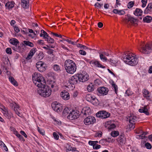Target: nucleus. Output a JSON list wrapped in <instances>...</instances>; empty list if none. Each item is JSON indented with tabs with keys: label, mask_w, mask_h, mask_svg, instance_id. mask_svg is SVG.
Masks as SVG:
<instances>
[{
	"label": "nucleus",
	"mask_w": 152,
	"mask_h": 152,
	"mask_svg": "<svg viewBox=\"0 0 152 152\" xmlns=\"http://www.w3.org/2000/svg\"><path fill=\"white\" fill-rule=\"evenodd\" d=\"M33 82L38 87L45 86L46 81L42 76L40 73H34L32 75Z\"/></svg>",
	"instance_id": "nucleus-1"
},
{
	"label": "nucleus",
	"mask_w": 152,
	"mask_h": 152,
	"mask_svg": "<svg viewBox=\"0 0 152 152\" xmlns=\"http://www.w3.org/2000/svg\"><path fill=\"white\" fill-rule=\"evenodd\" d=\"M64 66L66 72L70 74H73L76 71L77 69L75 63L69 59L66 60L65 61Z\"/></svg>",
	"instance_id": "nucleus-2"
},
{
	"label": "nucleus",
	"mask_w": 152,
	"mask_h": 152,
	"mask_svg": "<svg viewBox=\"0 0 152 152\" xmlns=\"http://www.w3.org/2000/svg\"><path fill=\"white\" fill-rule=\"evenodd\" d=\"M122 60L126 63L131 66L136 65L138 63L137 58L130 54H123Z\"/></svg>",
	"instance_id": "nucleus-3"
},
{
	"label": "nucleus",
	"mask_w": 152,
	"mask_h": 152,
	"mask_svg": "<svg viewBox=\"0 0 152 152\" xmlns=\"http://www.w3.org/2000/svg\"><path fill=\"white\" fill-rule=\"evenodd\" d=\"M38 93L42 96L47 97L49 96L51 93V90L49 87L46 86H40L38 89Z\"/></svg>",
	"instance_id": "nucleus-4"
},
{
	"label": "nucleus",
	"mask_w": 152,
	"mask_h": 152,
	"mask_svg": "<svg viewBox=\"0 0 152 152\" xmlns=\"http://www.w3.org/2000/svg\"><path fill=\"white\" fill-rule=\"evenodd\" d=\"M138 49L141 53L144 54H148L152 50V42L149 44H145L144 42H141L138 48Z\"/></svg>",
	"instance_id": "nucleus-5"
},
{
	"label": "nucleus",
	"mask_w": 152,
	"mask_h": 152,
	"mask_svg": "<svg viewBox=\"0 0 152 152\" xmlns=\"http://www.w3.org/2000/svg\"><path fill=\"white\" fill-rule=\"evenodd\" d=\"M66 113L67 114H69V115H67V118L71 120L77 118L80 115L79 112L77 110H73L69 113L68 108H65L63 111L64 113Z\"/></svg>",
	"instance_id": "nucleus-6"
},
{
	"label": "nucleus",
	"mask_w": 152,
	"mask_h": 152,
	"mask_svg": "<svg viewBox=\"0 0 152 152\" xmlns=\"http://www.w3.org/2000/svg\"><path fill=\"white\" fill-rule=\"evenodd\" d=\"M96 115L97 117L103 119L109 117L110 116V114L105 111H100L96 114Z\"/></svg>",
	"instance_id": "nucleus-7"
},
{
	"label": "nucleus",
	"mask_w": 152,
	"mask_h": 152,
	"mask_svg": "<svg viewBox=\"0 0 152 152\" xmlns=\"http://www.w3.org/2000/svg\"><path fill=\"white\" fill-rule=\"evenodd\" d=\"M78 78H79V82H84L87 81L89 76L88 74L86 72H82L81 74H77Z\"/></svg>",
	"instance_id": "nucleus-8"
},
{
	"label": "nucleus",
	"mask_w": 152,
	"mask_h": 152,
	"mask_svg": "<svg viewBox=\"0 0 152 152\" xmlns=\"http://www.w3.org/2000/svg\"><path fill=\"white\" fill-rule=\"evenodd\" d=\"M79 78H78V77L77 74L73 76L70 78L69 80V83L71 85L72 87H74L73 86H74L75 84H77V83L79 82ZM74 87L75 86H74Z\"/></svg>",
	"instance_id": "nucleus-9"
},
{
	"label": "nucleus",
	"mask_w": 152,
	"mask_h": 152,
	"mask_svg": "<svg viewBox=\"0 0 152 152\" xmlns=\"http://www.w3.org/2000/svg\"><path fill=\"white\" fill-rule=\"evenodd\" d=\"M97 94L99 96L106 95L109 91L108 89L104 87H100L97 89Z\"/></svg>",
	"instance_id": "nucleus-10"
},
{
	"label": "nucleus",
	"mask_w": 152,
	"mask_h": 152,
	"mask_svg": "<svg viewBox=\"0 0 152 152\" xmlns=\"http://www.w3.org/2000/svg\"><path fill=\"white\" fill-rule=\"evenodd\" d=\"M86 99L87 101L91 102L94 105L96 104L98 101L96 97L91 94L87 95L86 96Z\"/></svg>",
	"instance_id": "nucleus-11"
},
{
	"label": "nucleus",
	"mask_w": 152,
	"mask_h": 152,
	"mask_svg": "<svg viewBox=\"0 0 152 152\" xmlns=\"http://www.w3.org/2000/svg\"><path fill=\"white\" fill-rule=\"evenodd\" d=\"M95 121L96 119L95 118L90 116H88L84 121V123L86 125L92 124Z\"/></svg>",
	"instance_id": "nucleus-12"
},
{
	"label": "nucleus",
	"mask_w": 152,
	"mask_h": 152,
	"mask_svg": "<svg viewBox=\"0 0 152 152\" xmlns=\"http://www.w3.org/2000/svg\"><path fill=\"white\" fill-rule=\"evenodd\" d=\"M36 66L38 71L40 72H43L46 69L45 64L41 61L37 62Z\"/></svg>",
	"instance_id": "nucleus-13"
},
{
	"label": "nucleus",
	"mask_w": 152,
	"mask_h": 152,
	"mask_svg": "<svg viewBox=\"0 0 152 152\" xmlns=\"http://www.w3.org/2000/svg\"><path fill=\"white\" fill-rule=\"evenodd\" d=\"M53 109L55 111H60L62 110L61 105L57 102L53 103L52 104Z\"/></svg>",
	"instance_id": "nucleus-14"
},
{
	"label": "nucleus",
	"mask_w": 152,
	"mask_h": 152,
	"mask_svg": "<svg viewBox=\"0 0 152 152\" xmlns=\"http://www.w3.org/2000/svg\"><path fill=\"white\" fill-rule=\"evenodd\" d=\"M136 21V19L131 17H128L124 20L125 23L128 25L135 24Z\"/></svg>",
	"instance_id": "nucleus-15"
},
{
	"label": "nucleus",
	"mask_w": 152,
	"mask_h": 152,
	"mask_svg": "<svg viewBox=\"0 0 152 152\" xmlns=\"http://www.w3.org/2000/svg\"><path fill=\"white\" fill-rule=\"evenodd\" d=\"M124 137V134L123 133H121L117 139L118 141L121 145H123L126 142V139Z\"/></svg>",
	"instance_id": "nucleus-16"
},
{
	"label": "nucleus",
	"mask_w": 152,
	"mask_h": 152,
	"mask_svg": "<svg viewBox=\"0 0 152 152\" xmlns=\"http://www.w3.org/2000/svg\"><path fill=\"white\" fill-rule=\"evenodd\" d=\"M81 113L83 115L86 116L87 115H89L91 113V111L90 108L88 107H84L82 110Z\"/></svg>",
	"instance_id": "nucleus-17"
},
{
	"label": "nucleus",
	"mask_w": 152,
	"mask_h": 152,
	"mask_svg": "<svg viewBox=\"0 0 152 152\" xmlns=\"http://www.w3.org/2000/svg\"><path fill=\"white\" fill-rule=\"evenodd\" d=\"M90 64L92 65L93 66H96L98 67L101 68H105V66H103L102 64H100L99 61L96 60H92L90 62Z\"/></svg>",
	"instance_id": "nucleus-18"
},
{
	"label": "nucleus",
	"mask_w": 152,
	"mask_h": 152,
	"mask_svg": "<svg viewBox=\"0 0 152 152\" xmlns=\"http://www.w3.org/2000/svg\"><path fill=\"white\" fill-rule=\"evenodd\" d=\"M61 98L65 100H67L69 99L70 96L68 92L66 91H63L61 93Z\"/></svg>",
	"instance_id": "nucleus-19"
},
{
	"label": "nucleus",
	"mask_w": 152,
	"mask_h": 152,
	"mask_svg": "<svg viewBox=\"0 0 152 152\" xmlns=\"http://www.w3.org/2000/svg\"><path fill=\"white\" fill-rule=\"evenodd\" d=\"M139 111L140 113H144L147 115H148L149 114V113L148 111L147 105L144 106V107H142V109H140L139 110Z\"/></svg>",
	"instance_id": "nucleus-20"
},
{
	"label": "nucleus",
	"mask_w": 152,
	"mask_h": 152,
	"mask_svg": "<svg viewBox=\"0 0 152 152\" xmlns=\"http://www.w3.org/2000/svg\"><path fill=\"white\" fill-rule=\"evenodd\" d=\"M137 120V117L133 114H131L127 118V120H129V123H134Z\"/></svg>",
	"instance_id": "nucleus-21"
},
{
	"label": "nucleus",
	"mask_w": 152,
	"mask_h": 152,
	"mask_svg": "<svg viewBox=\"0 0 152 152\" xmlns=\"http://www.w3.org/2000/svg\"><path fill=\"white\" fill-rule=\"evenodd\" d=\"M21 5L23 8H28L29 6V0H21Z\"/></svg>",
	"instance_id": "nucleus-22"
},
{
	"label": "nucleus",
	"mask_w": 152,
	"mask_h": 152,
	"mask_svg": "<svg viewBox=\"0 0 152 152\" xmlns=\"http://www.w3.org/2000/svg\"><path fill=\"white\" fill-rule=\"evenodd\" d=\"M152 11V3H149L144 11V13L148 14Z\"/></svg>",
	"instance_id": "nucleus-23"
},
{
	"label": "nucleus",
	"mask_w": 152,
	"mask_h": 152,
	"mask_svg": "<svg viewBox=\"0 0 152 152\" xmlns=\"http://www.w3.org/2000/svg\"><path fill=\"white\" fill-rule=\"evenodd\" d=\"M143 96L147 99H149L150 96L149 91L145 89L142 90Z\"/></svg>",
	"instance_id": "nucleus-24"
},
{
	"label": "nucleus",
	"mask_w": 152,
	"mask_h": 152,
	"mask_svg": "<svg viewBox=\"0 0 152 152\" xmlns=\"http://www.w3.org/2000/svg\"><path fill=\"white\" fill-rule=\"evenodd\" d=\"M15 3L13 1L8 2L5 4V6L7 8L9 9H12L14 6Z\"/></svg>",
	"instance_id": "nucleus-25"
},
{
	"label": "nucleus",
	"mask_w": 152,
	"mask_h": 152,
	"mask_svg": "<svg viewBox=\"0 0 152 152\" xmlns=\"http://www.w3.org/2000/svg\"><path fill=\"white\" fill-rule=\"evenodd\" d=\"M10 106L13 108L14 110H16V109H19L20 108L19 105L18 104H16L15 102H10Z\"/></svg>",
	"instance_id": "nucleus-26"
},
{
	"label": "nucleus",
	"mask_w": 152,
	"mask_h": 152,
	"mask_svg": "<svg viewBox=\"0 0 152 152\" xmlns=\"http://www.w3.org/2000/svg\"><path fill=\"white\" fill-rule=\"evenodd\" d=\"M142 10L139 8L136 9L135 10L134 12V14L135 15L137 16H140L142 15Z\"/></svg>",
	"instance_id": "nucleus-27"
},
{
	"label": "nucleus",
	"mask_w": 152,
	"mask_h": 152,
	"mask_svg": "<svg viewBox=\"0 0 152 152\" xmlns=\"http://www.w3.org/2000/svg\"><path fill=\"white\" fill-rule=\"evenodd\" d=\"M113 12L114 13L118 14L120 15H123L125 13V12L124 10H118L116 9L113 10Z\"/></svg>",
	"instance_id": "nucleus-28"
},
{
	"label": "nucleus",
	"mask_w": 152,
	"mask_h": 152,
	"mask_svg": "<svg viewBox=\"0 0 152 152\" xmlns=\"http://www.w3.org/2000/svg\"><path fill=\"white\" fill-rule=\"evenodd\" d=\"M4 115L7 118L10 119L11 118L12 113H9L7 109L3 112Z\"/></svg>",
	"instance_id": "nucleus-29"
},
{
	"label": "nucleus",
	"mask_w": 152,
	"mask_h": 152,
	"mask_svg": "<svg viewBox=\"0 0 152 152\" xmlns=\"http://www.w3.org/2000/svg\"><path fill=\"white\" fill-rule=\"evenodd\" d=\"M12 48L14 50L18 52H20L22 51L21 47L19 46H18L17 45L12 47Z\"/></svg>",
	"instance_id": "nucleus-30"
},
{
	"label": "nucleus",
	"mask_w": 152,
	"mask_h": 152,
	"mask_svg": "<svg viewBox=\"0 0 152 152\" xmlns=\"http://www.w3.org/2000/svg\"><path fill=\"white\" fill-rule=\"evenodd\" d=\"M9 80L10 82L15 86H17L18 85L16 81L14 79V78L11 76L9 77Z\"/></svg>",
	"instance_id": "nucleus-31"
},
{
	"label": "nucleus",
	"mask_w": 152,
	"mask_h": 152,
	"mask_svg": "<svg viewBox=\"0 0 152 152\" xmlns=\"http://www.w3.org/2000/svg\"><path fill=\"white\" fill-rule=\"evenodd\" d=\"M143 20L144 22L150 23L152 20V18L150 16H147L143 18Z\"/></svg>",
	"instance_id": "nucleus-32"
},
{
	"label": "nucleus",
	"mask_w": 152,
	"mask_h": 152,
	"mask_svg": "<svg viewBox=\"0 0 152 152\" xmlns=\"http://www.w3.org/2000/svg\"><path fill=\"white\" fill-rule=\"evenodd\" d=\"M23 43L24 45L31 47H33L34 46V44L29 41L25 40L23 41Z\"/></svg>",
	"instance_id": "nucleus-33"
},
{
	"label": "nucleus",
	"mask_w": 152,
	"mask_h": 152,
	"mask_svg": "<svg viewBox=\"0 0 152 152\" xmlns=\"http://www.w3.org/2000/svg\"><path fill=\"white\" fill-rule=\"evenodd\" d=\"M148 134V132H143V134H141L137 135L136 136V137L137 139H142L145 138L146 137L145 135Z\"/></svg>",
	"instance_id": "nucleus-34"
},
{
	"label": "nucleus",
	"mask_w": 152,
	"mask_h": 152,
	"mask_svg": "<svg viewBox=\"0 0 152 152\" xmlns=\"http://www.w3.org/2000/svg\"><path fill=\"white\" fill-rule=\"evenodd\" d=\"M10 43L14 46L17 45L19 43L18 40L15 39H13L10 40Z\"/></svg>",
	"instance_id": "nucleus-35"
},
{
	"label": "nucleus",
	"mask_w": 152,
	"mask_h": 152,
	"mask_svg": "<svg viewBox=\"0 0 152 152\" xmlns=\"http://www.w3.org/2000/svg\"><path fill=\"white\" fill-rule=\"evenodd\" d=\"M87 90L89 92L92 91L94 90V86L92 83H90L88 85Z\"/></svg>",
	"instance_id": "nucleus-36"
},
{
	"label": "nucleus",
	"mask_w": 152,
	"mask_h": 152,
	"mask_svg": "<svg viewBox=\"0 0 152 152\" xmlns=\"http://www.w3.org/2000/svg\"><path fill=\"white\" fill-rule=\"evenodd\" d=\"M14 134L20 139V140L23 141H25L24 138L22 135L20 134L17 131H15V132Z\"/></svg>",
	"instance_id": "nucleus-37"
},
{
	"label": "nucleus",
	"mask_w": 152,
	"mask_h": 152,
	"mask_svg": "<svg viewBox=\"0 0 152 152\" xmlns=\"http://www.w3.org/2000/svg\"><path fill=\"white\" fill-rule=\"evenodd\" d=\"M111 85L113 87V88L114 89L115 91L116 94H117V91H118V87L117 85H116L114 82H113L111 83Z\"/></svg>",
	"instance_id": "nucleus-38"
},
{
	"label": "nucleus",
	"mask_w": 152,
	"mask_h": 152,
	"mask_svg": "<svg viewBox=\"0 0 152 152\" xmlns=\"http://www.w3.org/2000/svg\"><path fill=\"white\" fill-rule=\"evenodd\" d=\"M54 70L57 72H59L60 71V68L59 66L57 64H55L53 66Z\"/></svg>",
	"instance_id": "nucleus-39"
},
{
	"label": "nucleus",
	"mask_w": 152,
	"mask_h": 152,
	"mask_svg": "<svg viewBox=\"0 0 152 152\" xmlns=\"http://www.w3.org/2000/svg\"><path fill=\"white\" fill-rule=\"evenodd\" d=\"M45 40L47 41L48 43H53L54 42V40L51 37L49 36L45 39Z\"/></svg>",
	"instance_id": "nucleus-40"
},
{
	"label": "nucleus",
	"mask_w": 152,
	"mask_h": 152,
	"mask_svg": "<svg viewBox=\"0 0 152 152\" xmlns=\"http://www.w3.org/2000/svg\"><path fill=\"white\" fill-rule=\"evenodd\" d=\"M99 56L100 59L103 61H106L107 60V58L106 57L103 55V54H102L101 53H99Z\"/></svg>",
	"instance_id": "nucleus-41"
},
{
	"label": "nucleus",
	"mask_w": 152,
	"mask_h": 152,
	"mask_svg": "<svg viewBox=\"0 0 152 152\" xmlns=\"http://www.w3.org/2000/svg\"><path fill=\"white\" fill-rule=\"evenodd\" d=\"M111 136L113 137H116L119 135V132L118 131H113L111 133Z\"/></svg>",
	"instance_id": "nucleus-42"
},
{
	"label": "nucleus",
	"mask_w": 152,
	"mask_h": 152,
	"mask_svg": "<svg viewBox=\"0 0 152 152\" xmlns=\"http://www.w3.org/2000/svg\"><path fill=\"white\" fill-rule=\"evenodd\" d=\"M134 4V3L132 1H130L127 5V7L129 8H131L133 6Z\"/></svg>",
	"instance_id": "nucleus-43"
},
{
	"label": "nucleus",
	"mask_w": 152,
	"mask_h": 152,
	"mask_svg": "<svg viewBox=\"0 0 152 152\" xmlns=\"http://www.w3.org/2000/svg\"><path fill=\"white\" fill-rule=\"evenodd\" d=\"M134 123H129V126L130 130H132L134 128Z\"/></svg>",
	"instance_id": "nucleus-44"
},
{
	"label": "nucleus",
	"mask_w": 152,
	"mask_h": 152,
	"mask_svg": "<svg viewBox=\"0 0 152 152\" xmlns=\"http://www.w3.org/2000/svg\"><path fill=\"white\" fill-rule=\"evenodd\" d=\"M111 141V139L110 138H108V139H103L100 140L99 141V143L100 144H102L103 142H109Z\"/></svg>",
	"instance_id": "nucleus-45"
},
{
	"label": "nucleus",
	"mask_w": 152,
	"mask_h": 152,
	"mask_svg": "<svg viewBox=\"0 0 152 152\" xmlns=\"http://www.w3.org/2000/svg\"><path fill=\"white\" fill-rule=\"evenodd\" d=\"M145 145L146 148L148 149H151L152 148V146L148 142H147L145 144Z\"/></svg>",
	"instance_id": "nucleus-46"
},
{
	"label": "nucleus",
	"mask_w": 152,
	"mask_h": 152,
	"mask_svg": "<svg viewBox=\"0 0 152 152\" xmlns=\"http://www.w3.org/2000/svg\"><path fill=\"white\" fill-rule=\"evenodd\" d=\"M36 48H33L30 50L29 53H30L33 56L34 54L36 52Z\"/></svg>",
	"instance_id": "nucleus-47"
},
{
	"label": "nucleus",
	"mask_w": 152,
	"mask_h": 152,
	"mask_svg": "<svg viewBox=\"0 0 152 152\" xmlns=\"http://www.w3.org/2000/svg\"><path fill=\"white\" fill-rule=\"evenodd\" d=\"M141 2L142 3V7H144L146 6L147 2V0H142Z\"/></svg>",
	"instance_id": "nucleus-48"
},
{
	"label": "nucleus",
	"mask_w": 152,
	"mask_h": 152,
	"mask_svg": "<svg viewBox=\"0 0 152 152\" xmlns=\"http://www.w3.org/2000/svg\"><path fill=\"white\" fill-rule=\"evenodd\" d=\"M53 135L54 138L55 139H56V140H58V139L59 136L58 135L56 132H53Z\"/></svg>",
	"instance_id": "nucleus-49"
},
{
	"label": "nucleus",
	"mask_w": 152,
	"mask_h": 152,
	"mask_svg": "<svg viewBox=\"0 0 152 152\" xmlns=\"http://www.w3.org/2000/svg\"><path fill=\"white\" fill-rule=\"evenodd\" d=\"M37 130L38 132L42 135H44V131L43 130L40 129L38 126L37 127Z\"/></svg>",
	"instance_id": "nucleus-50"
},
{
	"label": "nucleus",
	"mask_w": 152,
	"mask_h": 152,
	"mask_svg": "<svg viewBox=\"0 0 152 152\" xmlns=\"http://www.w3.org/2000/svg\"><path fill=\"white\" fill-rule=\"evenodd\" d=\"M110 62L111 65L113 66H115L117 63V62L116 61L113 60H110Z\"/></svg>",
	"instance_id": "nucleus-51"
},
{
	"label": "nucleus",
	"mask_w": 152,
	"mask_h": 152,
	"mask_svg": "<svg viewBox=\"0 0 152 152\" xmlns=\"http://www.w3.org/2000/svg\"><path fill=\"white\" fill-rule=\"evenodd\" d=\"M42 31L43 37H44V38L45 39L46 38H47V37H48L49 36L47 33L45 31Z\"/></svg>",
	"instance_id": "nucleus-52"
},
{
	"label": "nucleus",
	"mask_w": 152,
	"mask_h": 152,
	"mask_svg": "<svg viewBox=\"0 0 152 152\" xmlns=\"http://www.w3.org/2000/svg\"><path fill=\"white\" fill-rule=\"evenodd\" d=\"M80 54L81 55H86V52L84 50H80L79 51Z\"/></svg>",
	"instance_id": "nucleus-53"
},
{
	"label": "nucleus",
	"mask_w": 152,
	"mask_h": 152,
	"mask_svg": "<svg viewBox=\"0 0 152 152\" xmlns=\"http://www.w3.org/2000/svg\"><path fill=\"white\" fill-rule=\"evenodd\" d=\"M51 34H52L53 36H54L56 37H59L60 38H62V36L61 34H57L54 33L53 32H51Z\"/></svg>",
	"instance_id": "nucleus-54"
},
{
	"label": "nucleus",
	"mask_w": 152,
	"mask_h": 152,
	"mask_svg": "<svg viewBox=\"0 0 152 152\" xmlns=\"http://www.w3.org/2000/svg\"><path fill=\"white\" fill-rule=\"evenodd\" d=\"M6 52L7 53L11 54L12 53L11 49L10 48H7L6 50Z\"/></svg>",
	"instance_id": "nucleus-55"
},
{
	"label": "nucleus",
	"mask_w": 152,
	"mask_h": 152,
	"mask_svg": "<svg viewBox=\"0 0 152 152\" xmlns=\"http://www.w3.org/2000/svg\"><path fill=\"white\" fill-rule=\"evenodd\" d=\"M20 110L19 108V109H16V110H14L15 113L19 116L21 117L20 114L19 113V110Z\"/></svg>",
	"instance_id": "nucleus-56"
},
{
	"label": "nucleus",
	"mask_w": 152,
	"mask_h": 152,
	"mask_svg": "<svg viewBox=\"0 0 152 152\" xmlns=\"http://www.w3.org/2000/svg\"><path fill=\"white\" fill-rule=\"evenodd\" d=\"M101 147V146L100 145H98V144H96L94 145L93 146V148H94L96 149H97L99 148H100Z\"/></svg>",
	"instance_id": "nucleus-57"
},
{
	"label": "nucleus",
	"mask_w": 152,
	"mask_h": 152,
	"mask_svg": "<svg viewBox=\"0 0 152 152\" xmlns=\"http://www.w3.org/2000/svg\"><path fill=\"white\" fill-rule=\"evenodd\" d=\"M0 108L3 111V112L5 111L7 109L4 105H1L0 106Z\"/></svg>",
	"instance_id": "nucleus-58"
},
{
	"label": "nucleus",
	"mask_w": 152,
	"mask_h": 152,
	"mask_svg": "<svg viewBox=\"0 0 152 152\" xmlns=\"http://www.w3.org/2000/svg\"><path fill=\"white\" fill-rule=\"evenodd\" d=\"M32 56H33L32 55H31L30 53H29L27 56V57L26 58V59L27 60H29V59H31V58H32Z\"/></svg>",
	"instance_id": "nucleus-59"
},
{
	"label": "nucleus",
	"mask_w": 152,
	"mask_h": 152,
	"mask_svg": "<svg viewBox=\"0 0 152 152\" xmlns=\"http://www.w3.org/2000/svg\"><path fill=\"white\" fill-rule=\"evenodd\" d=\"M14 30L17 33H18L20 31L19 28L17 26H15L14 27Z\"/></svg>",
	"instance_id": "nucleus-60"
},
{
	"label": "nucleus",
	"mask_w": 152,
	"mask_h": 152,
	"mask_svg": "<svg viewBox=\"0 0 152 152\" xmlns=\"http://www.w3.org/2000/svg\"><path fill=\"white\" fill-rule=\"evenodd\" d=\"M20 133L22 135H23L26 138L27 137V136L24 131H20Z\"/></svg>",
	"instance_id": "nucleus-61"
},
{
	"label": "nucleus",
	"mask_w": 152,
	"mask_h": 152,
	"mask_svg": "<svg viewBox=\"0 0 152 152\" xmlns=\"http://www.w3.org/2000/svg\"><path fill=\"white\" fill-rule=\"evenodd\" d=\"M43 42V40H39L37 41V43L40 45H43L44 43Z\"/></svg>",
	"instance_id": "nucleus-62"
},
{
	"label": "nucleus",
	"mask_w": 152,
	"mask_h": 152,
	"mask_svg": "<svg viewBox=\"0 0 152 152\" xmlns=\"http://www.w3.org/2000/svg\"><path fill=\"white\" fill-rule=\"evenodd\" d=\"M54 121L57 124H61V122L58 119H54Z\"/></svg>",
	"instance_id": "nucleus-63"
},
{
	"label": "nucleus",
	"mask_w": 152,
	"mask_h": 152,
	"mask_svg": "<svg viewBox=\"0 0 152 152\" xmlns=\"http://www.w3.org/2000/svg\"><path fill=\"white\" fill-rule=\"evenodd\" d=\"M78 93L77 91H75L74 92L73 94V96L74 98H75L76 97H77L78 95Z\"/></svg>",
	"instance_id": "nucleus-64"
}]
</instances>
